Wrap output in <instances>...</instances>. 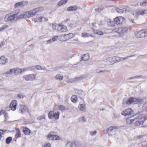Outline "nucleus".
I'll return each instance as SVG.
<instances>
[{
    "instance_id": "nucleus-40",
    "label": "nucleus",
    "mask_w": 147,
    "mask_h": 147,
    "mask_svg": "<svg viewBox=\"0 0 147 147\" xmlns=\"http://www.w3.org/2000/svg\"><path fill=\"white\" fill-rule=\"evenodd\" d=\"M104 7L102 6H100L97 9H96L95 10L96 11H100L104 9Z\"/></svg>"
},
{
    "instance_id": "nucleus-41",
    "label": "nucleus",
    "mask_w": 147,
    "mask_h": 147,
    "mask_svg": "<svg viewBox=\"0 0 147 147\" xmlns=\"http://www.w3.org/2000/svg\"><path fill=\"white\" fill-rule=\"evenodd\" d=\"M136 56L135 55H130V56H127V57H122V58H121V61H123V60H125L127 59L128 58L131 57H134V56Z\"/></svg>"
},
{
    "instance_id": "nucleus-48",
    "label": "nucleus",
    "mask_w": 147,
    "mask_h": 147,
    "mask_svg": "<svg viewBox=\"0 0 147 147\" xmlns=\"http://www.w3.org/2000/svg\"><path fill=\"white\" fill-rule=\"evenodd\" d=\"M116 10L118 13H123L124 11L123 9H120L118 8H116Z\"/></svg>"
},
{
    "instance_id": "nucleus-2",
    "label": "nucleus",
    "mask_w": 147,
    "mask_h": 147,
    "mask_svg": "<svg viewBox=\"0 0 147 147\" xmlns=\"http://www.w3.org/2000/svg\"><path fill=\"white\" fill-rule=\"evenodd\" d=\"M147 119V115L139 116L135 119L134 125L138 126L143 125L144 121Z\"/></svg>"
},
{
    "instance_id": "nucleus-19",
    "label": "nucleus",
    "mask_w": 147,
    "mask_h": 147,
    "mask_svg": "<svg viewBox=\"0 0 147 147\" xmlns=\"http://www.w3.org/2000/svg\"><path fill=\"white\" fill-rule=\"evenodd\" d=\"M23 132L26 135H29L31 133V131L27 127H23Z\"/></svg>"
},
{
    "instance_id": "nucleus-55",
    "label": "nucleus",
    "mask_w": 147,
    "mask_h": 147,
    "mask_svg": "<svg viewBox=\"0 0 147 147\" xmlns=\"http://www.w3.org/2000/svg\"><path fill=\"white\" fill-rule=\"evenodd\" d=\"M5 44V42L3 41L0 44V47H2Z\"/></svg>"
},
{
    "instance_id": "nucleus-39",
    "label": "nucleus",
    "mask_w": 147,
    "mask_h": 147,
    "mask_svg": "<svg viewBox=\"0 0 147 147\" xmlns=\"http://www.w3.org/2000/svg\"><path fill=\"white\" fill-rule=\"evenodd\" d=\"M8 27V26L7 25H4L0 28V32L5 29Z\"/></svg>"
},
{
    "instance_id": "nucleus-52",
    "label": "nucleus",
    "mask_w": 147,
    "mask_h": 147,
    "mask_svg": "<svg viewBox=\"0 0 147 147\" xmlns=\"http://www.w3.org/2000/svg\"><path fill=\"white\" fill-rule=\"evenodd\" d=\"M43 147H51V144L49 143H47L45 144Z\"/></svg>"
},
{
    "instance_id": "nucleus-35",
    "label": "nucleus",
    "mask_w": 147,
    "mask_h": 147,
    "mask_svg": "<svg viewBox=\"0 0 147 147\" xmlns=\"http://www.w3.org/2000/svg\"><path fill=\"white\" fill-rule=\"evenodd\" d=\"M114 57H115V61L116 63L121 61V58L120 57L117 56H116Z\"/></svg>"
},
{
    "instance_id": "nucleus-46",
    "label": "nucleus",
    "mask_w": 147,
    "mask_h": 147,
    "mask_svg": "<svg viewBox=\"0 0 147 147\" xmlns=\"http://www.w3.org/2000/svg\"><path fill=\"white\" fill-rule=\"evenodd\" d=\"M65 147H73V144L72 143L69 142L67 144Z\"/></svg>"
},
{
    "instance_id": "nucleus-53",
    "label": "nucleus",
    "mask_w": 147,
    "mask_h": 147,
    "mask_svg": "<svg viewBox=\"0 0 147 147\" xmlns=\"http://www.w3.org/2000/svg\"><path fill=\"white\" fill-rule=\"evenodd\" d=\"M36 67L38 69H42V67L40 65H36Z\"/></svg>"
},
{
    "instance_id": "nucleus-20",
    "label": "nucleus",
    "mask_w": 147,
    "mask_h": 147,
    "mask_svg": "<svg viewBox=\"0 0 147 147\" xmlns=\"http://www.w3.org/2000/svg\"><path fill=\"white\" fill-rule=\"evenodd\" d=\"M26 4V2L22 1L16 3L15 5V7H16L19 6L23 7Z\"/></svg>"
},
{
    "instance_id": "nucleus-3",
    "label": "nucleus",
    "mask_w": 147,
    "mask_h": 147,
    "mask_svg": "<svg viewBox=\"0 0 147 147\" xmlns=\"http://www.w3.org/2000/svg\"><path fill=\"white\" fill-rule=\"evenodd\" d=\"M52 27L53 29L62 32H66L67 30L66 26L62 24H53Z\"/></svg>"
},
{
    "instance_id": "nucleus-33",
    "label": "nucleus",
    "mask_w": 147,
    "mask_h": 147,
    "mask_svg": "<svg viewBox=\"0 0 147 147\" xmlns=\"http://www.w3.org/2000/svg\"><path fill=\"white\" fill-rule=\"evenodd\" d=\"M55 78L57 79L61 80L63 79V76H61L59 74H58L56 76Z\"/></svg>"
},
{
    "instance_id": "nucleus-29",
    "label": "nucleus",
    "mask_w": 147,
    "mask_h": 147,
    "mask_svg": "<svg viewBox=\"0 0 147 147\" xmlns=\"http://www.w3.org/2000/svg\"><path fill=\"white\" fill-rule=\"evenodd\" d=\"M68 0H61L58 3V5L60 6L63 5L65 4L67 1Z\"/></svg>"
},
{
    "instance_id": "nucleus-63",
    "label": "nucleus",
    "mask_w": 147,
    "mask_h": 147,
    "mask_svg": "<svg viewBox=\"0 0 147 147\" xmlns=\"http://www.w3.org/2000/svg\"><path fill=\"white\" fill-rule=\"evenodd\" d=\"M130 122L132 123L134 121H135V119H131L130 120Z\"/></svg>"
},
{
    "instance_id": "nucleus-31",
    "label": "nucleus",
    "mask_w": 147,
    "mask_h": 147,
    "mask_svg": "<svg viewBox=\"0 0 147 147\" xmlns=\"http://www.w3.org/2000/svg\"><path fill=\"white\" fill-rule=\"evenodd\" d=\"M90 36L92 37V34L87 33H82V37H88Z\"/></svg>"
},
{
    "instance_id": "nucleus-17",
    "label": "nucleus",
    "mask_w": 147,
    "mask_h": 147,
    "mask_svg": "<svg viewBox=\"0 0 147 147\" xmlns=\"http://www.w3.org/2000/svg\"><path fill=\"white\" fill-rule=\"evenodd\" d=\"M134 104H142L144 102L143 99L140 98H134Z\"/></svg>"
},
{
    "instance_id": "nucleus-34",
    "label": "nucleus",
    "mask_w": 147,
    "mask_h": 147,
    "mask_svg": "<svg viewBox=\"0 0 147 147\" xmlns=\"http://www.w3.org/2000/svg\"><path fill=\"white\" fill-rule=\"evenodd\" d=\"M35 9L36 12L37 13L43 10L44 9V8L43 7H40L35 8Z\"/></svg>"
},
{
    "instance_id": "nucleus-38",
    "label": "nucleus",
    "mask_w": 147,
    "mask_h": 147,
    "mask_svg": "<svg viewBox=\"0 0 147 147\" xmlns=\"http://www.w3.org/2000/svg\"><path fill=\"white\" fill-rule=\"evenodd\" d=\"M140 5L142 6H145L147 5V0L144 1L143 2L141 3Z\"/></svg>"
},
{
    "instance_id": "nucleus-59",
    "label": "nucleus",
    "mask_w": 147,
    "mask_h": 147,
    "mask_svg": "<svg viewBox=\"0 0 147 147\" xmlns=\"http://www.w3.org/2000/svg\"><path fill=\"white\" fill-rule=\"evenodd\" d=\"M142 76H134V78H141L142 77Z\"/></svg>"
},
{
    "instance_id": "nucleus-23",
    "label": "nucleus",
    "mask_w": 147,
    "mask_h": 147,
    "mask_svg": "<svg viewBox=\"0 0 147 147\" xmlns=\"http://www.w3.org/2000/svg\"><path fill=\"white\" fill-rule=\"evenodd\" d=\"M134 104V98L132 97H130L126 101V104L128 105H130L132 103Z\"/></svg>"
},
{
    "instance_id": "nucleus-32",
    "label": "nucleus",
    "mask_w": 147,
    "mask_h": 147,
    "mask_svg": "<svg viewBox=\"0 0 147 147\" xmlns=\"http://www.w3.org/2000/svg\"><path fill=\"white\" fill-rule=\"evenodd\" d=\"M12 138L11 137H7L5 140V142L7 144H9L12 140Z\"/></svg>"
},
{
    "instance_id": "nucleus-42",
    "label": "nucleus",
    "mask_w": 147,
    "mask_h": 147,
    "mask_svg": "<svg viewBox=\"0 0 147 147\" xmlns=\"http://www.w3.org/2000/svg\"><path fill=\"white\" fill-rule=\"evenodd\" d=\"M115 22L110 21L108 23V25L110 26H115Z\"/></svg>"
},
{
    "instance_id": "nucleus-1",
    "label": "nucleus",
    "mask_w": 147,
    "mask_h": 147,
    "mask_svg": "<svg viewBox=\"0 0 147 147\" xmlns=\"http://www.w3.org/2000/svg\"><path fill=\"white\" fill-rule=\"evenodd\" d=\"M21 13L19 10H16L10 13L7 14L4 18L6 22H11L22 18Z\"/></svg>"
},
{
    "instance_id": "nucleus-15",
    "label": "nucleus",
    "mask_w": 147,
    "mask_h": 147,
    "mask_svg": "<svg viewBox=\"0 0 147 147\" xmlns=\"http://www.w3.org/2000/svg\"><path fill=\"white\" fill-rule=\"evenodd\" d=\"M8 62V59L5 56H2L0 57V64L4 65Z\"/></svg>"
},
{
    "instance_id": "nucleus-18",
    "label": "nucleus",
    "mask_w": 147,
    "mask_h": 147,
    "mask_svg": "<svg viewBox=\"0 0 147 147\" xmlns=\"http://www.w3.org/2000/svg\"><path fill=\"white\" fill-rule=\"evenodd\" d=\"M78 9V7L76 5L71 6L68 7L67 10L69 11H76Z\"/></svg>"
},
{
    "instance_id": "nucleus-51",
    "label": "nucleus",
    "mask_w": 147,
    "mask_h": 147,
    "mask_svg": "<svg viewBox=\"0 0 147 147\" xmlns=\"http://www.w3.org/2000/svg\"><path fill=\"white\" fill-rule=\"evenodd\" d=\"M96 33L100 35H102L103 34V33L101 30H97Z\"/></svg>"
},
{
    "instance_id": "nucleus-6",
    "label": "nucleus",
    "mask_w": 147,
    "mask_h": 147,
    "mask_svg": "<svg viewBox=\"0 0 147 147\" xmlns=\"http://www.w3.org/2000/svg\"><path fill=\"white\" fill-rule=\"evenodd\" d=\"M47 138L51 140H58L60 139V137L56 135L54 131H51L49 133L47 136Z\"/></svg>"
},
{
    "instance_id": "nucleus-16",
    "label": "nucleus",
    "mask_w": 147,
    "mask_h": 147,
    "mask_svg": "<svg viewBox=\"0 0 147 147\" xmlns=\"http://www.w3.org/2000/svg\"><path fill=\"white\" fill-rule=\"evenodd\" d=\"M20 112L22 114H23L25 112L27 108L26 106L22 105H20Z\"/></svg>"
},
{
    "instance_id": "nucleus-22",
    "label": "nucleus",
    "mask_w": 147,
    "mask_h": 147,
    "mask_svg": "<svg viewBox=\"0 0 147 147\" xmlns=\"http://www.w3.org/2000/svg\"><path fill=\"white\" fill-rule=\"evenodd\" d=\"M107 60L109 61L111 64H113L116 63L114 57H110L107 58Z\"/></svg>"
},
{
    "instance_id": "nucleus-45",
    "label": "nucleus",
    "mask_w": 147,
    "mask_h": 147,
    "mask_svg": "<svg viewBox=\"0 0 147 147\" xmlns=\"http://www.w3.org/2000/svg\"><path fill=\"white\" fill-rule=\"evenodd\" d=\"M143 107L144 109L147 111V100L143 104Z\"/></svg>"
},
{
    "instance_id": "nucleus-60",
    "label": "nucleus",
    "mask_w": 147,
    "mask_h": 147,
    "mask_svg": "<svg viewBox=\"0 0 147 147\" xmlns=\"http://www.w3.org/2000/svg\"><path fill=\"white\" fill-rule=\"evenodd\" d=\"M143 137V136L142 135H138L137 136V138H138V139H140L141 138H142Z\"/></svg>"
},
{
    "instance_id": "nucleus-5",
    "label": "nucleus",
    "mask_w": 147,
    "mask_h": 147,
    "mask_svg": "<svg viewBox=\"0 0 147 147\" xmlns=\"http://www.w3.org/2000/svg\"><path fill=\"white\" fill-rule=\"evenodd\" d=\"M136 37L137 38H141L147 36V29L142 30L135 33Z\"/></svg>"
},
{
    "instance_id": "nucleus-58",
    "label": "nucleus",
    "mask_w": 147,
    "mask_h": 147,
    "mask_svg": "<svg viewBox=\"0 0 147 147\" xmlns=\"http://www.w3.org/2000/svg\"><path fill=\"white\" fill-rule=\"evenodd\" d=\"M96 131H95L93 132H92V133H91L90 134L92 136L95 135L96 133Z\"/></svg>"
},
{
    "instance_id": "nucleus-11",
    "label": "nucleus",
    "mask_w": 147,
    "mask_h": 147,
    "mask_svg": "<svg viewBox=\"0 0 147 147\" xmlns=\"http://www.w3.org/2000/svg\"><path fill=\"white\" fill-rule=\"evenodd\" d=\"M133 111L130 108L127 109L123 111L121 114L122 115L124 116L129 115L132 114Z\"/></svg>"
},
{
    "instance_id": "nucleus-4",
    "label": "nucleus",
    "mask_w": 147,
    "mask_h": 147,
    "mask_svg": "<svg viewBox=\"0 0 147 147\" xmlns=\"http://www.w3.org/2000/svg\"><path fill=\"white\" fill-rule=\"evenodd\" d=\"M37 13L35 9L28 12L21 13L22 18H29L33 17Z\"/></svg>"
},
{
    "instance_id": "nucleus-49",
    "label": "nucleus",
    "mask_w": 147,
    "mask_h": 147,
    "mask_svg": "<svg viewBox=\"0 0 147 147\" xmlns=\"http://www.w3.org/2000/svg\"><path fill=\"white\" fill-rule=\"evenodd\" d=\"M45 117L44 115H43L42 116H40L38 117H37V119L38 120H40L42 119H45Z\"/></svg>"
},
{
    "instance_id": "nucleus-44",
    "label": "nucleus",
    "mask_w": 147,
    "mask_h": 147,
    "mask_svg": "<svg viewBox=\"0 0 147 147\" xmlns=\"http://www.w3.org/2000/svg\"><path fill=\"white\" fill-rule=\"evenodd\" d=\"M60 36H55L54 37H53L52 38V40L53 41H55L57 40V39L59 37H60ZM61 39V38H59V39L60 40Z\"/></svg>"
},
{
    "instance_id": "nucleus-7",
    "label": "nucleus",
    "mask_w": 147,
    "mask_h": 147,
    "mask_svg": "<svg viewBox=\"0 0 147 147\" xmlns=\"http://www.w3.org/2000/svg\"><path fill=\"white\" fill-rule=\"evenodd\" d=\"M128 30L127 28H114L113 31L119 34H121L126 32Z\"/></svg>"
},
{
    "instance_id": "nucleus-57",
    "label": "nucleus",
    "mask_w": 147,
    "mask_h": 147,
    "mask_svg": "<svg viewBox=\"0 0 147 147\" xmlns=\"http://www.w3.org/2000/svg\"><path fill=\"white\" fill-rule=\"evenodd\" d=\"M5 111L3 110H1L0 111V115L3 114L5 113Z\"/></svg>"
},
{
    "instance_id": "nucleus-36",
    "label": "nucleus",
    "mask_w": 147,
    "mask_h": 147,
    "mask_svg": "<svg viewBox=\"0 0 147 147\" xmlns=\"http://www.w3.org/2000/svg\"><path fill=\"white\" fill-rule=\"evenodd\" d=\"M54 112V111H50L48 115V117L50 119H53V113Z\"/></svg>"
},
{
    "instance_id": "nucleus-54",
    "label": "nucleus",
    "mask_w": 147,
    "mask_h": 147,
    "mask_svg": "<svg viewBox=\"0 0 147 147\" xmlns=\"http://www.w3.org/2000/svg\"><path fill=\"white\" fill-rule=\"evenodd\" d=\"M17 96L20 98H23L24 97V96L21 94H18Z\"/></svg>"
},
{
    "instance_id": "nucleus-24",
    "label": "nucleus",
    "mask_w": 147,
    "mask_h": 147,
    "mask_svg": "<svg viewBox=\"0 0 147 147\" xmlns=\"http://www.w3.org/2000/svg\"><path fill=\"white\" fill-rule=\"evenodd\" d=\"M16 70V75L18 74L21 73L22 72L25 71V69H20L18 68H15Z\"/></svg>"
},
{
    "instance_id": "nucleus-27",
    "label": "nucleus",
    "mask_w": 147,
    "mask_h": 147,
    "mask_svg": "<svg viewBox=\"0 0 147 147\" xmlns=\"http://www.w3.org/2000/svg\"><path fill=\"white\" fill-rule=\"evenodd\" d=\"M147 9L142 10L139 9L137 12V14L138 15H142L146 12Z\"/></svg>"
},
{
    "instance_id": "nucleus-61",
    "label": "nucleus",
    "mask_w": 147,
    "mask_h": 147,
    "mask_svg": "<svg viewBox=\"0 0 147 147\" xmlns=\"http://www.w3.org/2000/svg\"><path fill=\"white\" fill-rule=\"evenodd\" d=\"M3 130L2 129H0V135L2 136V134H3Z\"/></svg>"
},
{
    "instance_id": "nucleus-56",
    "label": "nucleus",
    "mask_w": 147,
    "mask_h": 147,
    "mask_svg": "<svg viewBox=\"0 0 147 147\" xmlns=\"http://www.w3.org/2000/svg\"><path fill=\"white\" fill-rule=\"evenodd\" d=\"M82 122H84L86 121V119L84 117H82Z\"/></svg>"
},
{
    "instance_id": "nucleus-14",
    "label": "nucleus",
    "mask_w": 147,
    "mask_h": 147,
    "mask_svg": "<svg viewBox=\"0 0 147 147\" xmlns=\"http://www.w3.org/2000/svg\"><path fill=\"white\" fill-rule=\"evenodd\" d=\"M119 128V127L116 126H111L104 130V132L106 133H107L109 131H111L114 130L118 129Z\"/></svg>"
},
{
    "instance_id": "nucleus-12",
    "label": "nucleus",
    "mask_w": 147,
    "mask_h": 147,
    "mask_svg": "<svg viewBox=\"0 0 147 147\" xmlns=\"http://www.w3.org/2000/svg\"><path fill=\"white\" fill-rule=\"evenodd\" d=\"M17 105V102L16 100H13L10 105L9 107L12 111H15L16 109V107Z\"/></svg>"
},
{
    "instance_id": "nucleus-47",
    "label": "nucleus",
    "mask_w": 147,
    "mask_h": 147,
    "mask_svg": "<svg viewBox=\"0 0 147 147\" xmlns=\"http://www.w3.org/2000/svg\"><path fill=\"white\" fill-rule=\"evenodd\" d=\"M75 147H80L81 146V144L78 142H76L74 143Z\"/></svg>"
},
{
    "instance_id": "nucleus-37",
    "label": "nucleus",
    "mask_w": 147,
    "mask_h": 147,
    "mask_svg": "<svg viewBox=\"0 0 147 147\" xmlns=\"http://www.w3.org/2000/svg\"><path fill=\"white\" fill-rule=\"evenodd\" d=\"M60 115V113L58 111L57 113H55V118L56 120L58 119L59 118V116Z\"/></svg>"
},
{
    "instance_id": "nucleus-21",
    "label": "nucleus",
    "mask_w": 147,
    "mask_h": 147,
    "mask_svg": "<svg viewBox=\"0 0 147 147\" xmlns=\"http://www.w3.org/2000/svg\"><path fill=\"white\" fill-rule=\"evenodd\" d=\"M16 133L15 135V138L16 139L20 138L21 136V133L19 129L18 128L16 129Z\"/></svg>"
},
{
    "instance_id": "nucleus-9",
    "label": "nucleus",
    "mask_w": 147,
    "mask_h": 147,
    "mask_svg": "<svg viewBox=\"0 0 147 147\" xmlns=\"http://www.w3.org/2000/svg\"><path fill=\"white\" fill-rule=\"evenodd\" d=\"M36 76V74H32L25 76L23 78L27 81H32L35 79Z\"/></svg>"
},
{
    "instance_id": "nucleus-50",
    "label": "nucleus",
    "mask_w": 147,
    "mask_h": 147,
    "mask_svg": "<svg viewBox=\"0 0 147 147\" xmlns=\"http://www.w3.org/2000/svg\"><path fill=\"white\" fill-rule=\"evenodd\" d=\"M81 78L80 77L75 78L73 79L72 82H74L75 81H78L81 80Z\"/></svg>"
},
{
    "instance_id": "nucleus-62",
    "label": "nucleus",
    "mask_w": 147,
    "mask_h": 147,
    "mask_svg": "<svg viewBox=\"0 0 147 147\" xmlns=\"http://www.w3.org/2000/svg\"><path fill=\"white\" fill-rule=\"evenodd\" d=\"M96 71L98 73H99V72H103L104 71H102V70H99V69H97L96 70Z\"/></svg>"
},
{
    "instance_id": "nucleus-8",
    "label": "nucleus",
    "mask_w": 147,
    "mask_h": 147,
    "mask_svg": "<svg viewBox=\"0 0 147 147\" xmlns=\"http://www.w3.org/2000/svg\"><path fill=\"white\" fill-rule=\"evenodd\" d=\"M73 34L72 33H69L67 34H65L61 36L60 40L61 41H64L68 40L73 37Z\"/></svg>"
},
{
    "instance_id": "nucleus-25",
    "label": "nucleus",
    "mask_w": 147,
    "mask_h": 147,
    "mask_svg": "<svg viewBox=\"0 0 147 147\" xmlns=\"http://www.w3.org/2000/svg\"><path fill=\"white\" fill-rule=\"evenodd\" d=\"M82 59L84 61H87L89 59V55L88 54H84L81 57Z\"/></svg>"
},
{
    "instance_id": "nucleus-30",
    "label": "nucleus",
    "mask_w": 147,
    "mask_h": 147,
    "mask_svg": "<svg viewBox=\"0 0 147 147\" xmlns=\"http://www.w3.org/2000/svg\"><path fill=\"white\" fill-rule=\"evenodd\" d=\"M16 70L15 68L12 69H10L9 71H8L6 73V74H8L11 75L12 74H16Z\"/></svg>"
},
{
    "instance_id": "nucleus-28",
    "label": "nucleus",
    "mask_w": 147,
    "mask_h": 147,
    "mask_svg": "<svg viewBox=\"0 0 147 147\" xmlns=\"http://www.w3.org/2000/svg\"><path fill=\"white\" fill-rule=\"evenodd\" d=\"M79 108L82 111H85L86 106L85 104H80L78 106Z\"/></svg>"
},
{
    "instance_id": "nucleus-26",
    "label": "nucleus",
    "mask_w": 147,
    "mask_h": 147,
    "mask_svg": "<svg viewBox=\"0 0 147 147\" xmlns=\"http://www.w3.org/2000/svg\"><path fill=\"white\" fill-rule=\"evenodd\" d=\"M71 99L73 102L76 103L77 102L78 97L76 95H73L71 97Z\"/></svg>"
},
{
    "instance_id": "nucleus-10",
    "label": "nucleus",
    "mask_w": 147,
    "mask_h": 147,
    "mask_svg": "<svg viewBox=\"0 0 147 147\" xmlns=\"http://www.w3.org/2000/svg\"><path fill=\"white\" fill-rule=\"evenodd\" d=\"M33 20L35 22H41L42 21H47L48 20V19L44 17L40 16L39 17H36L33 19Z\"/></svg>"
},
{
    "instance_id": "nucleus-64",
    "label": "nucleus",
    "mask_w": 147,
    "mask_h": 147,
    "mask_svg": "<svg viewBox=\"0 0 147 147\" xmlns=\"http://www.w3.org/2000/svg\"><path fill=\"white\" fill-rule=\"evenodd\" d=\"M8 113H5L4 115V117L5 118H6L8 117Z\"/></svg>"
},
{
    "instance_id": "nucleus-13",
    "label": "nucleus",
    "mask_w": 147,
    "mask_h": 147,
    "mask_svg": "<svg viewBox=\"0 0 147 147\" xmlns=\"http://www.w3.org/2000/svg\"><path fill=\"white\" fill-rule=\"evenodd\" d=\"M124 20V18L122 17H117L115 18L114 21L116 24H119L122 23Z\"/></svg>"
},
{
    "instance_id": "nucleus-43",
    "label": "nucleus",
    "mask_w": 147,
    "mask_h": 147,
    "mask_svg": "<svg viewBox=\"0 0 147 147\" xmlns=\"http://www.w3.org/2000/svg\"><path fill=\"white\" fill-rule=\"evenodd\" d=\"M65 107L62 105H60L58 107V109L59 110L63 111L65 109Z\"/></svg>"
}]
</instances>
